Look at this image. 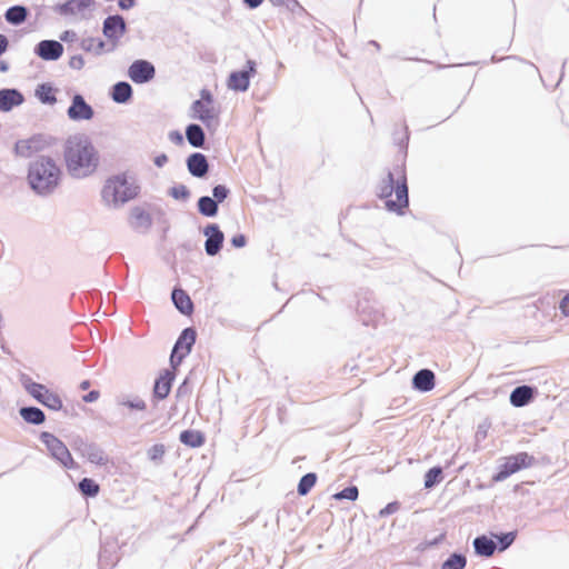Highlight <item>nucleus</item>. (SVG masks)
<instances>
[{
    "label": "nucleus",
    "mask_w": 569,
    "mask_h": 569,
    "mask_svg": "<svg viewBox=\"0 0 569 569\" xmlns=\"http://www.w3.org/2000/svg\"><path fill=\"white\" fill-rule=\"evenodd\" d=\"M63 160L68 174L78 180L93 176L100 166L99 152L86 133H76L64 141Z\"/></svg>",
    "instance_id": "nucleus-1"
},
{
    "label": "nucleus",
    "mask_w": 569,
    "mask_h": 569,
    "mask_svg": "<svg viewBox=\"0 0 569 569\" xmlns=\"http://www.w3.org/2000/svg\"><path fill=\"white\" fill-rule=\"evenodd\" d=\"M62 170L50 156H38L27 170L29 188L40 197L52 194L61 183Z\"/></svg>",
    "instance_id": "nucleus-2"
},
{
    "label": "nucleus",
    "mask_w": 569,
    "mask_h": 569,
    "mask_svg": "<svg viewBox=\"0 0 569 569\" xmlns=\"http://www.w3.org/2000/svg\"><path fill=\"white\" fill-rule=\"evenodd\" d=\"M141 186L136 176L122 171L108 177L101 188V201L110 209L122 208L140 196Z\"/></svg>",
    "instance_id": "nucleus-3"
},
{
    "label": "nucleus",
    "mask_w": 569,
    "mask_h": 569,
    "mask_svg": "<svg viewBox=\"0 0 569 569\" xmlns=\"http://www.w3.org/2000/svg\"><path fill=\"white\" fill-rule=\"evenodd\" d=\"M377 197L383 200L385 208L389 212L403 216L409 207V189L405 169H401L397 179L391 171H388L387 177L378 186Z\"/></svg>",
    "instance_id": "nucleus-4"
},
{
    "label": "nucleus",
    "mask_w": 569,
    "mask_h": 569,
    "mask_svg": "<svg viewBox=\"0 0 569 569\" xmlns=\"http://www.w3.org/2000/svg\"><path fill=\"white\" fill-rule=\"evenodd\" d=\"M21 385L24 390L40 405L52 411L63 410V412L68 415V410L63 408L61 397L51 391L46 385L33 381L31 377L27 375L21 376Z\"/></svg>",
    "instance_id": "nucleus-5"
},
{
    "label": "nucleus",
    "mask_w": 569,
    "mask_h": 569,
    "mask_svg": "<svg viewBox=\"0 0 569 569\" xmlns=\"http://www.w3.org/2000/svg\"><path fill=\"white\" fill-rule=\"evenodd\" d=\"M535 457L525 451L508 456L503 463L498 467L497 472L492 475L491 480L492 482H501L513 473L531 467Z\"/></svg>",
    "instance_id": "nucleus-6"
},
{
    "label": "nucleus",
    "mask_w": 569,
    "mask_h": 569,
    "mask_svg": "<svg viewBox=\"0 0 569 569\" xmlns=\"http://www.w3.org/2000/svg\"><path fill=\"white\" fill-rule=\"evenodd\" d=\"M197 340V331L193 327L184 328L176 340L170 353V367L173 370L182 363L184 358L191 352Z\"/></svg>",
    "instance_id": "nucleus-7"
},
{
    "label": "nucleus",
    "mask_w": 569,
    "mask_h": 569,
    "mask_svg": "<svg viewBox=\"0 0 569 569\" xmlns=\"http://www.w3.org/2000/svg\"><path fill=\"white\" fill-rule=\"evenodd\" d=\"M40 441L46 446L50 456L60 462L67 469H74L76 462L68 447L53 433L42 431L39 436Z\"/></svg>",
    "instance_id": "nucleus-8"
},
{
    "label": "nucleus",
    "mask_w": 569,
    "mask_h": 569,
    "mask_svg": "<svg viewBox=\"0 0 569 569\" xmlns=\"http://www.w3.org/2000/svg\"><path fill=\"white\" fill-rule=\"evenodd\" d=\"M128 26L126 19L119 14H110L102 22V33L111 42L107 52H112L118 46L120 39L127 33Z\"/></svg>",
    "instance_id": "nucleus-9"
},
{
    "label": "nucleus",
    "mask_w": 569,
    "mask_h": 569,
    "mask_svg": "<svg viewBox=\"0 0 569 569\" xmlns=\"http://www.w3.org/2000/svg\"><path fill=\"white\" fill-rule=\"evenodd\" d=\"M257 73V62L248 59L240 70H233L227 79L228 89L236 92H246L250 87L251 78Z\"/></svg>",
    "instance_id": "nucleus-10"
},
{
    "label": "nucleus",
    "mask_w": 569,
    "mask_h": 569,
    "mask_svg": "<svg viewBox=\"0 0 569 569\" xmlns=\"http://www.w3.org/2000/svg\"><path fill=\"white\" fill-rule=\"evenodd\" d=\"M50 146L47 136L36 133L28 139H19L13 146V153L20 158H31L34 153L41 152Z\"/></svg>",
    "instance_id": "nucleus-11"
},
{
    "label": "nucleus",
    "mask_w": 569,
    "mask_h": 569,
    "mask_svg": "<svg viewBox=\"0 0 569 569\" xmlns=\"http://www.w3.org/2000/svg\"><path fill=\"white\" fill-rule=\"evenodd\" d=\"M119 542L117 538L109 536L100 541L98 556V569H113L119 562Z\"/></svg>",
    "instance_id": "nucleus-12"
},
{
    "label": "nucleus",
    "mask_w": 569,
    "mask_h": 569,
    "mask_svg": "<svg viewBox=\"0 0 569 569\" xmlns=\"http://www.w3.org/2000/svg\"><path fill=\"white\" fill-rule=\"evenodd\" d=\"M67 116L74 122L89 121L94 117V109L87 102L81 93L76 92L71 97L70 106L67 109Z\"/></svg>",
    "instance_id": "nucleus-13"
},
{
    "label": "nucleus",
    "mask_w": 569,
    "mask_h": 569,
    "mask_svg": "<svg viewBox=\"0 0 569 569\" xmlns=\"http://www.w3.org/2000/svg\"><path fill=\"white\" fill-rule=\"evenodd\" d=\"M127 74L136 84H144L154 79L156 68L149 60L137 59L129 66Z\"/></svg>",
    "instance_id": "nucleus-14"
},
{
    "label": "nucleus",
    "mask_w": 569,
    "mask_h": 569,
    "mask_svg": "<svg viewBox=\"0 0 569 569\" xmlns=\"http://www.w3.org/2000/svg\"><path fill=\"white\" fill-rule=\"evenodd\" d=\"M202 233L206 237L204 251L207 256H217L223 248L224 243V233L221 231L219 224L214 222L208 223L202 229Z\"/></svg>",
    "instance_id": "nucleus-15"
},
{
    "label": "nucleus",
    "mask_w": 569,
    "mask_h": 569,
    "mask_svg": "<svg viewBox=\"0 0 569 569\" xmlns=\"http://www.w3.org/2000/svg\"><path fill=\"white\" fill-rule=\"evenodd\" d=\"M174 379L176 370H173L172 368L163 369L159 373V376L154 380L151 395L152 401L154 403L164 400L170 395Z\"/></svg>",
    "instance_id": "nucleus-16"
},
{
    "label": "nucleus",
    "mask_w": 569,
    "mask_h": 569,
    "mask_svg": "<svg viewBox=\"0 0 569 569\" xmlns=\"http://www.w3.org/2000/svg\"><path fill=\"white\" fill-rule=\"evenodd\" d=\"M63 44L58 40L46 39L39 41L33 49L37 57L44 61H57L63 54Z\"/></svg>",
    "instance_id": "nucleus-17"
},
{
    "label": "nucleus",
    "mask_w": 569,
    "mask_h": 569,
    "mask_svg": "<svg viewBox=\"0 0 569 569\" xmlns=\"http://www.w3.org/2000/svg\"><path fill=\"white\" fill-rule=\"evenodd\" d=\"M190 118L201 121L208 130L213 129V121L218 119V112L213 106L194 100L190 107Z\"/></svg>",
    "instance_id": "nucleus-18"
},
{
    "label": "nucleus",
    "mask_w": 569,
    "mask_h": 569,
    "mask_svg": "<svg viewBox=\"0 0 569 569\" xmlns=\"http://www.w3.org/2000/svg\"><path fill=\"white\" fill-rule=\"evenodd\" d=\"M152 223V217L144 208L136 206L130 209L129 224L134 231L146 233L150 230Z\"/></svg>",
    "instance_id": "nucleus-19"
},
{
    "label": "nucleus",
    "mask_w": 569,
    "mask_h": 569,
    "mask_svg": "<svg viewBox=\"0 0 569 569\" xmlns=\"http://www.w3.org/2000/svg\"><path fill=\"white\" fill-rule=\"evenodd\" d=\"M188 172L198 179L206 178L210 170V164L206 154L192 152L186 159Z\"/></svg>",
    "instance_id": "nucleus-20"
},
{
    "label": "nucleus",
    "mask_w": 569,
    "mask_h": 569,
    "mask_svg": "<svg viewBox=\"0 0 569 569\" xmlns=\"http://www.w3.org/2000/svg\"><path fill=\"white\" fill-rule=\"evenodd\" d=\"M26 101L23 93L17 88L0 89V112H10Z\"/></svg>",
    "instance_id": "nucleus-21"
},
{
    "label": "nucleus",
    "mask_w": 569,
    "mask_h": 569,
    "mask_svg": "<svg viewBox=\"0 0 569 569\" xmlns=\"http://www.w3.org/2000/svg\"><path fill=\"white\" fill-rule=\"evenodd\" d=\"M537 395V388L529 385L517 386L509 396L511 406L521 408L529 405Z\"/></svg>",
    "instance_id": "nucleus-22"
},
{
    "label": "nucleus",
    "mask_w": 569,
    "mask_h": 569,
    "mask_svg": "<svg viewBox=\"0 0 569 569\" xmlns=\"http://www.w3.org/2000/svg\"><path fill=\"white\" fill-rule=\"evenodd\" d=\"M94 3V0H67L66 2L57 3L53 7V10L60 16L68 17L83 12L84 10L93 7Z\"/></svg>",
    "instance_id": "nucleus-23"
},
{
    "label": "nucleus",
    "mask_w": 569,
    "mask_h": 569,
    "mask_svg": "<svg viewBox=\"0 0 569 569\" xmlns=\"http://www.w3.org/2000/svg\"><path fill=\"white\" fill-rule=\"evenodd\" d=\"M411 386L419 392L431 391L436 386L435 372L428 368L418 370L411 379Z\"/></svg>",
    "instance_id": "nucleus-24"
},
{
    "label": "nucleus",
    "mask_w": 569,
    "mask_h": 569,
    "mask_svg": "<svg viewBox=\"0 0 569 569\" xmlns=\"http://www.w3.org/2000/svg\"><path fill=\"white\" fill-rule=\"evenodd\" d=\"M171 301L174 308L183 316H190L194 311V305L186 290L174 287L171 291Z\"/></svg>",
    "instance_id": "nucleus-25"
},
{
    "label": "nucleus",
    "mask_w": 569,
    "mask_h": 569,
    "mask_svg": "<svg viewBox=\"0 0 569 569\" xmlns=\"http://www.w3.org/2000/svg\"><path fill=\"white\" fill-rule=\"evenodd\" d=\"M109 96L113 102L127 104L133 97L132 86L128 81H118L110 88Z\"/></svg>",
    "instance_id": "nucleus-26"
},
{
    "label": "nucleus",
    "mask_w": 569,
    "mask_h": 569,
    "mask_svg": "<svg viewBox=\"0 0 569 569\" xmlns=\"http://www.w3.org/2000/svg\"><path fill=\"white\" fill-rule=\"evenodd\" d=\"M80 450L82 456L86 457L91 463L104 466L108 462V458L104 455V451L96 442H82Z\"/></svg>",
    "instance_id": "nucleus-27"
},
{
    "label": "nucleus",
    "mask_w": 569,
    "mask_h": 569,
    "mask_svg": "<svg viewBox=\"0 0 569 569\" xmlns=\"http://www.w3.org/2000/svg\"><path fill=\"white\" fill-rule=\"evenodd\" d=\"M184 136L188 143L196 149L206 148V132L198 123H189L186 127Z\"/></svg>",
    "instance_id": "nucleus-28"
},
{
    "label": "nucleus",
    "mask_w": 569,
    "mask_h": 569,
    "mask_svg": "<svg viewBox=\"0 0 569 569\" xmlns=\"http://www.w3.org/2000/svg\"><path fill=\"white\" fill-rule=\"evenodd\" d=\"M472 546L475 553L483 558H490L497 551L495 540L487 535L477 536L473 539Z\"/></svg>",
    "instance_id": "nucleus-29"
},
{
    "label": "nucleus",
    "mask_w": 569,
    "mask_h": 569,
    "mask_svg": "<svg viewBox=\"0 0 569 569\" xmlns=\"http://www.w3.org/2000/svg\"><path fill=\"white\" fill-rule=\"evenodd\" d=\"M22 420L29 425L40 426L46 421V413L36 406H23L19 409Z\"/></svg>",
    "instance_id": "nucleus-30"
},
{
    "label": "nucleus",
    "mask_w": 569,
    "mask_h": 569,
    "mask_svg": "<svg viewBox=\"0 0 569 569\" xmlns=\"http://www.w3.org/2000/svg\"><path fill=\"white\" fill-rule=\"evenodd\" d=\"M29 16V9L23 4H14L9 7L4 12L6 21L11 26H21Z\"/></svg>",
    "instance_id": "nucleus-31"
},
{
    "label": "nucleus",
    "mask_w": 569,
    "mask_h": 569,
    "mask_svg": "<svg viewBox=\"0 0 569 569\" xmlns=\"http://www.w3.org/2000/svg\"><path fill=\"white\" fill-rule=\"evenodd\" d=\"M179 441L189 448H199L204 443L206 437L200 430L186 429L180 432Z\"/></svg>",
    "instance_id": "nucleus-32"
},
{
    "label": "nucleus",
    "mask_w": 569,
    "mask_h": 569,
    "mask_svg": "<svg viewBox=\"0 0 569 569\" xmlns=\"http://www.w3.org/2000/svg\"><path fill=\"white\" fill-rule=\"evenodd\" d=\"M57 89L50 82H43L37 86L34 96L37 99L48 106H53L57 102Z\"/></svg>",
    "instance_id": "nucleus-33"
},
{
    "label": "nucleus",
    "mask_w": 569,
    "mask_h": 569,
    "mask_svg": "<svg viewBox=\"0 0 569 569\" xmlns=\"http://www.w3.org/2000/svg\"><path fill=\"white\" fill-rule=\"evenodd\" d=\"M198 212L206 218H214L219 213V204L209 196H201L197 201Z\"/></svg>",
    "instance_id": "nucleus-34"
},
{
    "label": "nucleus",
    "mask_w": 569,
    "mask_h": 569,
    "mask_svg": "<svg viewBox=\"0 0 569 569\" xmlns=\"http://www.w3.org/2000/svg\"><path fill=\"white\" fill-rule=\"evenodd\" d=\"M79 48L86 52H92L94 56H100L107 52V43L101 38L87 37L81 39Z\"/></svg>",
    "instance_id": "nucleus-35"
},
{
    "label": "nucleus",
    "mask_w": 569,
    "mask_h": 569,
    "mask_svg": "<svg viewBox=\"0 0 569 569\" xmlns=\"http://www.w3.org/2000/svg\"><path fill=\"white\" fill-rule=\"evenodd\" d=\"M443 480V469L441 466H435L427 470L423 477V487L432 489Z\"/></svg>",
    "instance_id": "nucleus-36"
},
{
    "label": "nucleus",
    "mask_w": 569,
    "mask_h": 569,
    "mask_svg": "<svg viewBox=\"0 0 569 569\" xmlns=\"http://www.w3.org/2000/svg\"><path fill=\"white\" fill-rule=\"evenodd\" d=\"M517 531H508V532H498L492 533V537L496 539V550L499 552L506 551L508 548L512 546L517 538Z\"/></svg>",
    "instance_id": "nucleus-37"
},
{
    "label": "nucleus",
    "mask_w": 569,
    "mask_h": 569,
    "mask_svg": "<svg viewBox=\"0 0 569 569\" xmlns=\"http://www.w3.org/2000/svg\"><path fill=\"white\" fill-rule=\"evenodd\" d=\"M78 490L84 498H94L99 495L100 486L92 478H82L78 482Z\"/></svg>",
    "instance_id": "nucleus-38"
},
{
    "label": "nucleus",
    "mask_w": 569,
    "mask_h": 569,
    "mask_svg": "<svg viewBox=\"0 0 569 569\" xmlns=\"http://www.w3.org/2000/svg\"><path fill=\"white\" fill-rule=\"evenodd\" d=\"M317 473L315 472H308L303 475L297 486V492L299 496L303 497L307 496L311 489L315 487L317 482Z\"/></svg>",
    "instance_id": "nucleus-39"
},
{
    "label": "nucleus",
    "mask_w": 569,
    "mask_h": 569,
    "mask_svg": "<svg viewBox=\"0 0 569 569\" xmlns=\"http://www.w3.org/2000/svg\"><path fill=\"white\" fill-rule=\"evenodd\" d=\"M467 557L461 552H452L442 563L441 569H465Z\"/></svg>",
    "instance_id": "nucleus-40"
},
{
    "label": "nucleus",
    "mask_w": 569,
    "mask_h": 569,
    "mask_svg": "<svg viewBox=\"0 0 569 569\" xmlns=\"http://www.w3.org/2000/svg\"><path fill=\"white\" fill-rule=\"evenodd\" d=\"M409 139L410 132L407 124L403 126V130L401 132L397 130L393 132V142L405 154H407L408 151Z\"/></svg>",
    "instance_id": "nucleus-41"
},
{
    "label": "nucleus",
    "mask_w": 569,
    "mask_h": 569,
    "mask_svg": "<svg viewBox=\"0 0 569 569\" xmlns=\"http://www.w3.org/2000/svg\"><path fill=\"white\" fill-rule=\"evenodd\" d=\"M168 194L174 200L187 201L189 200L191 192L187 186L182 183H176L169 188Z\"/></svg>",
    "instance_id": "nucleus-42"
},
{
    "label": "nucleus",
    "mask_w": 569,
    "mask_h": 569,
    "mask_svg": "<svg viewBox=\"0 0 569 569\" xmlns=\"http://www.w3.org/2000/svg\"><path fill=\"white\" fill-rule=\"evenodd\" d=\"M164 455L166 447L162 443H156L147 450L148 459L156 465H160L162 462Z\"/></svg>",
    "instance_id": "nucleus-43"
},
{
    "label": "nucleus",
    "mask_w": 569,
    "mask_h": 569,
    "mask_svg": "<svg viewBox=\"0 0 569 569\" xmlns=\"http://www.w3.org/2000/svg\"><path fill=\"white\" fill-rule=\"evenodd\" d=\"M359 496V490L357 486L350 485L342 490L336 492L332 497L336 500H349L355 501Z\"/></svg>",
    "instance_id": "nucleus-44"
},
{
    "label": "nucleus",
    "mask_w": 569,
    "mask_h": 569,
    "mask_svg": "<svg viewBox=\"0 0 569 569\" xmlns=\"http://www.w3.org/2000/svg\"><path fill=\"white\" fill-rule=\"evenodd\" d=\"M230 196V189L226 184H216L212 188V199L218 204L222 203Z\"/></svg>",
    "instance_id": "nucleus-45"
},
{
    "label": "nucleus",
    "mask_w": 569,
    "mask_h": 569,
    "mask_svg": "<svg viewBox=\"0 0 569 569\" xmlns=\"http://www.w3.org/2000/svg\"><path fill=\"white\" fill-rule=\"evenodd\" d=\"M119 405L124 406L131 410L143 411L147 408V403L139 397H134L133 399L120 400Z\"/></svg>",
    "instance_id": "nucleus-46"
},
{
    "label": "nucleus",
    "mask_w": 569,
    "mask_h": 569,
    "mask_svg": "<svg viewBox=\"0 0 569 569\" xmlns=\"http://www.w3.org/2000/svg\"><path fill=\"white\" fill-rule=\"evenodd\" d=\"M270 1L274 6H284L292 13L305 10L298 0H270Z\"/></svg>",
    "instance_id": "nucleus-47"
},
{
    "label": "nucleus",
    "mask_w": 569,
    "mask_h": 569,
    "mask_svg": "<svg viewBox=\"0 0 569 569\" xmlns=\"http://www.w3.org/2000/svg\"><path fill=\"white\" fill-rule=\"evenodd\" d=\"M400 509V503L398 501H391L387 503L380 511V517H388L390 515L396 513Z\"/></svg>",
    "instance_id": "nucleus-48"
},
{
    "label": "nucleus",
    "mask_w": 569,
    "mask_h": 569,
    "mask_svg": "<svg viewBox=\"0 0 569 569\" xmlns=\"http://www.w3.org/2000/svg\"><path fill=\"white\" fill-rule=\"evenodd\" d=\"M230 244L236 249H241L247 244V237L243 233H237L231 237Z\"/></svg>",
    "instance_id": "nucleus-49"
},
{
    "label": "nucleus",
    "mask_w": 569,
    "mask_h": 569,
    "mask_svg": "<svg viewBox=\"0 0 569 569\" xmlns=\"http://www.w3.org/2000/svg\"><path fill=\"white\" fill-rule=\"evenodd\" d=\"M68 66L73 70H81L84 67V59L81 54H74L70 58Z\"/></svg>",
    "instance_id": "nucleus-50"
},
{
    "label": "nucleus",
    "mask_w": 569,
    "mask_h": 569,
    "mask_svg": "<svg viewBox=\"0 0 569 569\" xmlns=\"http://www.w3.org/2000/svg\"><path fill=\"white\" fill-rule=\"evenodd\" d=\"M169 140L176 146H182L184 143L183 134L179 130H172L169 132Z\"/></svg>",
    "instance_id": "nucleus-51"
},
{
    "label": "nucleus",
    "mask_w": 569,
    "mask_h": 569,
    "mask_svg": "<svg viewBox=\"0 0 569 569\" xmlns=\"http://www.w3.org/2000/svg\"><path fill=\"white\" fill-rule=\"evenodd\" d=\"M198 100L202 101V103H207L210 106H212L214 102L213 94L211 93V91L209 89H206V88H203L200 91V99H198Z\"/></svg>",
    "instance_id": "nucleus-52"
},
{
    "label": "nucleus",
    "mask_w": 569,
    "mask_h": 569,
    "mask_svg": "<svg viewBox=\"0 0 569 569\" xmlns=\"http://www.w3.org/2000/svg\"><path fill=\"white\" fill-rule=\"evenodd\" d=\"M559 310L560 312L566 316V317H569V292L566 293L559 301Z\"/></svg>",
    "instance_id": "nucleus-53"
},
{
    "label": "nucleus",
    "mask_w": 569,
    "mask_h": 569,
    "mask_svg": "<svg viewBox=\"0 0 569 569\" xmlns=\"http://www.w3.org/2000/svg\"><path fill=\"white\" fill-rule=\"evenodd\" d=\"M78 39L77 32L73 30H64L60 34V40L63 42H73Z\"/></svg>",
    "instance_id": "nucleus-54"
},
{
    "label": "nucleus",
    "mask_w": 569,
    "mask_h": 569,
    "mask_svg": "<svg viewBox=\"0 0 569 569\" xmlns=\"http://www.w3.org/2000/svg\"><path fill=\"white\" fill-rule=\"evenodd\" d=\"M100 397V391L99 390H90L88 393H86L83 397H82V400L87 403H91V402H94L99 399Z\"/></svg>",
    "instance_id": "nucleus-55"
},
{
    "label": "nucleus",
    "mask_w": 569,
    "mask_h": 569,
    "mask_svg": "<svg viewBox=\"0 0 569 569\" xmlns=\"http://www.w3.org/2000/svg\"><path fill=\"white\" fill-rule=\"evenodd\" d=\"M507 59H516V60H519L521 62H525V63H528L532 67H535L537 69V67L531 63V62H528L526 61L525 59L520 58V57H517V56H508V57H503V58H497L495 54L491 57V62L496 63V62H499V61H502V60H507Z\"/></svg>",
    "instance_id": "nucleus-56"
},
{
    "label": "nucleus",
    "mask_w": 569,
    "mask_h": 569,
    "mask_svg": "<svg viewBox=\"0 0 569 569\" xmlns=\"http://www.w3.org/2000/svg\"><path fill=\"white\" fill-rule=\"evenodd\" d=\"M9 39L6 34L0 33V57L8 51Z\"/></svg>",
    "instance_id": "nucleus-57"
},
{
    "label": "nucleus",
    "mask_w": 569,
    "mask_h": 569,
    "mask_svg": "<svg viewBox=\"0 0 569 569\" xmlns=\"http://www.w3.org/2000/svg\"><path fill=\"white\" fill-rule=\"evenodd\" d=\"M168 162V156L166 153H160L154 157L153 163L158 168H162Z\"/></svg>",
    "instance_id": "nucleus-58"
},
{
    "label": "nucleus",
    "mask_w": 569,
    "mask_h": 569,
    "mask_svg": "<svg viewBox=\"0 0 569 569\" xmlns=\"http://www.w3.org/2000/svg\"><path fill=\"white\" fill-rule=\"evenodd\" d=\"M242 2L247 6L249 9H257L263 0H242Z\"/></svg>",
    "instance_id": "nucleus-59"
},
{
    "label": "nucleus",
    "mask_w": 569,
    "mask_h": 569,
    "mask_svg": "<svg viewBox=\"0 0 569 569\" xmlns=\"http://www.w3.org/2000/svg\"><path fill=\"white\" fill-rule=\"evenodd\" d=\"M445 539V533H440L438 537H436L433 540L429 541V546L433 547L439 545Z\"/></svg>",
    "instance_id": "nucleus-60"
},
{
    "label": "nucleus",
    "mask_w": 569,
    "mask_h": 569,
    "mask_svg": "<svg viewBox=\"0 0 569 569\" xmlns=\"http://www.w3.org/2000/svg\"><path fill=\"white\" fill-rule=\"evenodd\" d=\"M461 66H465V64L463 63H453V64L436 63L437 69L453 68V67H461Z\"/></svg>",
    "instance_id": "nucleus-61"
},
{
    "label": "nucleus",
    "mask_w": 569,
    "mask_h": 569,
    "mask_svg": "<svg viewBox=\"0 0 569 569\" xmlns=\"http://www.w3.org/2000/svg\"><path fill=\"white\" fill-rule=\"evenodd\" d=\"M9 63L4 60H0V72L4 73L9 71Z\"/></svg>",
    "instance_id": "nucleus-62"
},
{
    "label": "nucleus",
    "mask_w": 569,
    "mask_h": 569,
    "mask_svg": "<svg viewBox=\"0 0 569 569\" xmlns=\"http://www.w3.org/2000/svg\"><path fill=\"white\" fill-rule=\"evenodd\" d=\"M90 386H91L90 380H83V381L80 382L79 388L81 390H87V389L90 388Z\"/></svg>",
    "instance_id": "nucleus-63"
},
{
    "label": "nucleus",
    "mask_w": 569,
    "mask_h": 569,
    "mask_svg": "<svg viewBox=\"0 0 569 569\" xmlns=\"http://www.w3.org/2000/svg\"><path fill=\"white\" fill-rule=\"evenodd\" d=\"M428 547H430V546H429V541H425V542H421V543L417 547V549L422 551V550H425V549H426V548H428Z\"/></svg>",
    "instance_id": "nucleus-64"
}]
</instances>
